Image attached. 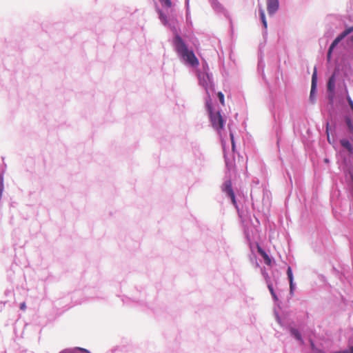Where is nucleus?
<instances>
[{
  "instance_id": "obj_1",
  "label": "nucleus",
  "mask_w": 353,
  "mask_h": 353,
  "mask_svg": "<svg viewBox=\"0 0 353 353\" xmlns=\"http://www.w3.org/2000/svg\"><path fill=\"white\" fill-rule=\"evenodd\" d=\"M174 42L177 52L180 54L188 64L192 66H197L199 65V60L196 57L194 53L192 50H188L186 45L180 36L176 35Z\"/></svg>"
},
{
  "instance_id": "obj_2",
  "label": "nucleus",
  "mask_w": 353,
  "mask_h": 353,
  "mask_svg": "<svg viewBox=\"0 0 353 353\" xmlns=\"http://www.w3.org/2000/svg\"><path fill=\"white\" fill-rule=\"evenodd\" d=\"M206 108L209 113L212 127L217 131L221 130L224 126V120L219 111L213 112L210 98L206 101Z\"/></svg>"
},
{
  "instance_id": "obj_3",
  "label": "nucleus",
  "mask_w": 353,
  "mask_h": 353,
  "mask_svg": "<svg viewBox=\"0 0 353 353\" xmlns=\"http://www.w3.org/2000/svg\"><path fill=\"white\" fill-rule=\"evenodd\" d=\"M222 190L224 192L227 193V194L230 196V198L231 199L232 203L234 205H236V201L235 199V195H234V191L232 190V182L230 180H228L224 183Z\"/></svg>"
},
{
  "instance_id": "obj_4",
  "label": "nucleus",
  "mask_w": 353,
  "mask_h": 353,
  "mask_svg": "<svg viewBox=\"0 0 353 353\" xmlns=\"http://www.w3.org/2000/svg\"><path fill=\"white\" fill-rule=\"evenodd\" d=\"M316 81H317V72H316V68H314V72L312 74V85H311V91H310V99L312 103L314 102L315 97H314V92L316 87Z\"/></svg>"
},
{
  "instance_id": "obj_5",
  "label": "nucleus",
  "mask_w": 353,
  "mask_h": 353,
  "mask_svg": "<svg viewBox=\"0 0 353 353\" xmlns=\"http://www.w3.org/2000/svg\"><path fill=\"white\" fill-rule=\"evenodd\" d=\"M267 6L269 14H273L279 8V0H268Z\"/></svg>"
},
{
  "instance_id": "obj_6",
  "label": "nucleus",
  "mask_w": 353,
  "mask_h": 353,
  "mask_svg": "<svg viewBox=\"0 0 353 353\" xmlns=\"http://www.w3.org/2000/svg\"><path fill=\"white\" fill-rule=\"evenodd\" d=\"M257 251L260 254V255L263 258L265 264L270 265L271 264V259L270 256L259 244H257Z\"/></svg>"
},
{
  "instance_id": "obj_7",
  "label": "nucleus",
  "mask_w": 353,
  "mask_h": 353,
  "mask_svg": "<svg viewBox=\"0 0 353 353\" xmlns=\"http://www.w3.org/2000/svg\"><path fill=\"white\" fill-rule=\"evenodd\" d=\"M223 151H224V157H225V164H226V166H227L228 169L229 170H235V165L231 161H230L228 159V157H227V154H226L225 149V145H224L223 143Z\"/></svg>"
},
{
  "instance_id": "obj_8",
  "label": "nucleus",
  "mask_w": 353,
  "mask_h": 353,
  "mask_svg": "<svg viewBox=\"0 0 353 353\" xmlns=\"http://www.w3.org/2000/svg\"><path fill=\"white\" fill-rule=\"evenodd\" d=\"M341 145L347 149L349 152L352 153L353 152V146L350 143V142L347 139H342L341 140Z\"/></svg>"
},
{
  "instance_id": "obj_9",
  "label": "nucleus",
  "mask_w": 353,
  "mask_h": 353,
  "mask_svg": "<svg viewBox=\"0 0 353 353\" xmlns=\"http://www.w3.org/2000/svg\"><path fill=\"white\" fill-rule=\"evenodd\" d=\"M287 274H288V277L289 281H290V290L292 291L293 288H294V285H293V274H292V269H291L290 267H288V268L287 270Z\"/></svg>"
},
{
  "instance_id": "obj_10",
  "label": "nucleus",
  "mask_w": 353,
  "mask_h": 353,
  "mask_svg": "<svg viewBox=\"0 0 353 353\" xmlns=\"http://www.w3.org/2000/svg\"><path fill=\"white\" fill-rule=\"evenodd\" d=\"M334 85H335V83H334V77L332 76L330 78L329 81L327 83V89H328V90L330 91V92H333L334 90Z\"/></svg>"
},
{
  "instance_id": "obj_11",
  "label": "nucleus",
  "mask_w": 353,
  "mask_h": 353,
  "mask_svg": "<svg viewBox=\"0 0 353 353\" xmlns=\"http://www.w3.org/2000/svg\"><path fill=\"white\" fill-rule=\"evenodd\" d=\"M259 13H260V17H261V19L262 21L263 25L264 28L266 29L268 27V23H267L266 19H265L264 10L263 9H261L259 10Z\"/></svg>"
},
{
  "instance_id": "obj_12",
  "label": "nucleus",
  "mask_w": 353,
  "mask_h": 353,
  "mask_svg": "<svg viewBox=\"0 0 353 353\" xmlns=\"http://www.w3.org/2000/svg\"><path fill=\"white\" fill-rule=\"evenodd\" d=\"M353 32V26L349 27L348 28H346L343 32H342L339 35L341 36V38L343 39L347 36L349 34Z\"/></svg>"
},
{
  "instance_id": "obj_13",
  "label": "nucleus",
  "mask_w": 353,
  "mask_h": 353,
  "mask_svg": "<svg viewBox=\"0 0 353 353\" xmlns=\"http://www.w3.org/2000/svg\"><path fill=\"white\" fill-rule=\"evenodd\" d=\"M353 32V26L349 27L348 28H346L343 32H342L339 35L341 36V38L343 39L347 36L349 34Z\"/></svg>"
},
{
  "instance_id": "obj_14",
  "label": "nucleus",
  "mask_w": 353,
  "mask_h": 353,
  "mask_svg": "<svg viewBox=\"0 0 353 353\" xmlns=\"http://www.w3.org/2000/svg\"><path fill=\"white\" fill-rule=\"evenodd\" d=\"M291 333L297 340L303 343L301 335L297 330L294 328L291 329Z\"/></svg>"
},
{
  "instance_id": "obj_15",
  "label": "nucleus",
  "mask_w": 353,
  "mask_h": 353,
  "mask_svg": "<svg viewBox=\"0 0 353 353\" xmlns=\"http://www.w3.org/2000/svg\"><path fill=\"white\" fill-rule=\"evenodd\" d=\"M343 40L342 38H341L340 35H338L337 37L333 41L331 46H330V51H332L334 48L341 41Z\"/></svg>"
},
{
  "instance_id": "obj_16",
  "label": "nucleus",
  "mask_w": 353,
  "mask_h": 353,
  "mask_svg": "<svg viewBox=\"0 0 353 353\" xmlns=\"http://www.w3.org/2000/svg\"><path fill=\"white\" fill-rule=\"evenodd\" d=\"M161 3V6L166 8H171L172 7V1L171 0H159Z\"/></svg>"
},
{
  "instance_id": "obj_17",
  "label": "nucleus",
  "mask_w": 353,
  "mask_h": 353,
  "mask_svg": "<svg viewBox=\"0 0 353 353\" xmlns=\"http://www.w3.org/2000/svg\"><path fill=\"white\" fill-rule=\"evenodd\" d=\"M159 17L164 24L168 23L167 17L163 14L161 11H159Z\"/></svg>"
},
{
  "instance_id": "obj_18",
  "label": "nucleus",
  "mask_w": 353,
  "mask_h": 353,
  "mask_svg": "<svg viewBox=\"0 0 353 353\" xmlns=\"http://www.w3.org/2000/svg\"><path fill=\"white\" fill-rule=\"evenodd\" d=\"M346 123L350 132H353V124L350 118L346 119Z\"/></svg>"
},
{
  "instance_id": "obj_19",
  "label": "nucleus",
  "mask_w": 353,
  "mask_h": 353,
  "mask_svg": "<svg viewBox=\"0 0 353 353\" xmlns=\"http://www.w3.org/2000/svg\"><path fill=\"white\" fill-rule=\"evenodd\" d=\"M217 96H218V97L219 99V101H220L221 103L223 105H225V101H224V95H223V94L221 92H218Z\"/></svg>"
},
{
  "instance_id": "obj_20",
  "label": "nucleus",
  "mask_w": 353,
  "mask_h": 353,
  "mask_svg": "<svg viewBox=\"0 0 353 353\" xmlns=\"http://www.w3.org/2000/svg\"><path fill=\"white\" fill-rule=\"evenodd\" d=\"M230 138H231L232 151L234 152V149H235V144H234V135H233L232 133H230Z\"/></svg>"
},
{
  "instance_id": "obj_21",
  "label": "nucleus",
  "mask_w": 353,
  "mask_h": 353,
  "mask_svg": "<svg viewBox=\"0 0 353 353\" xmlns=\"http://www.w3.org/2000/svg\"><path fill=\"white\" fill-rule=\"evenodd\" d=\"M268 289L271 293V294L274 296V299H276V296L274 292V289L272 288V285H268Z\"/></svg>"
},
{
  "instance_id": "obj_22",
  "label": "nucleus",
  "mask_w": 353,
  "mask_h": 353,
  "mask_svg": "<svg viewBox=\"0 0 353 353\" xmlns=\"http://www.w3.org/2000/svg\"><path fill=\"white\" fill-rule=\"evenodd\" d=\"M76 349L79 351L83 352V353H90L88 350L82 348V347H77Z\"/></svg>"
},
{
  "instance_id": "obj_23",
  "label": "nucleus",
  "mask_w": 353,
  "mask_h": 353,
  "mask_svg": "<svg viewBox=\"0 0 353 353\" xmlns=\"http://www.w3.org/2000/svg\"><path fill=\"white\" fill-rule=\"evenodd\" d=\"M20 309L22 310H26V304L25 302H23L20 304Z\"/></svg>"
},
{
  "instance_id": "obj_24",
  "label": "nucleus",
  "mask_w": 353,
  "mask_h": 353,
  "mask_svg": "<svg viewBox=\"0 0 353 353\" xmlns=\"http://www.w3.org/2000/svg\"><path fill=\"white\" fill-rule=\"evenodd\" d=\"M328 123H327V127H326V132L327 134V140L330 143H331L330 140H331V138H330V135L328 134Z\"/></svg>"
},
{
  "instance_id": "obj_25",
  "label": "nucleus",
  "mask_w": 353,
  "mask_h": 353,
  "mask_svg": "<svg viewBox=\"0 0 353 353\" xmlns=\"http://www.w3.org/2000/svg\"><path fill=\"white\" fill-rule=\"evenodd\" d=\"M342 353H353V347H351L350 351L345 350V351H342Z\"/></svg>"
},
{
  "instance_id": "obj_26",
  "label": "nucleus",
  "mask_w": 353,
  "mask_h": 353,
  "mask_svg": "<svg viewBox=\"0 0 353 353\" xmlns=\"http://www.w3.org/2000/svg\"><path fill=\"white\" fill-rule=\"evenodd\" d=\"M332 52V51H330V49L328 50V52H327V59L328 60H330V59Z\"/></svg>"
},
{
  "instance_id": "obj_27",
  "label": "nucleus",
  "mask_w": 353,
  "mask_h": 353,
  "mask_svg": "<svg viewBox=\"0 0 353 353\" xmlns=\"http://www.w3.org/2000/svg\"><path fill=\"white\" fill-rule=\"evenodd\" d=\"M324 161H325V163H328L329 162V160L327 159H325Z\"/></svg>"
},
{
  "instance_id": "obj_28",
  "label": "nucleus",
  "mask_w": 353,
  "mask_h": 353,
  "mask_svg": "<svg viewBox=\"0 0 353 353\" xmlns=\"http://www.w3.org/2000/svg\"><path fill=\"white\" fill-rule=\"evenodd\" d=\"M351 41H353V35L351 37Z\"/></svg>"
}]
</instances>
